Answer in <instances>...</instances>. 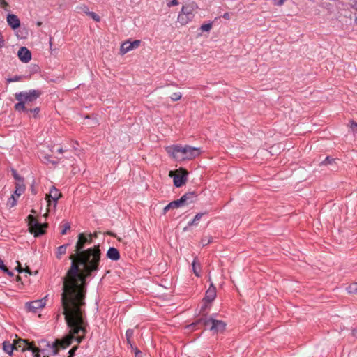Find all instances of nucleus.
Masks as SVG:
<instances>
[{
	"mask_svg": "<svg viewBox=\"0 0 357 357\" xmlns=\"http://www.w3.org/2000/svg\"><path fill=\"white\" fill-rule=\"evenodd\" d=\"M58 152L60 153H63V149H61V148L59 149H58Z\"/></svg>",
	"mask_w": 357,
	"mask_h": 357,
	"instance_id": "55",
	"label": "nucleus"
},
{
	"mask_svg": "<svg viewBox=\"0 0 357 357\" xmlns=\"http://www.w3.org/2000/svg\"><path fill=\"white\" fill-rule=\"evenodd\" d=\"M88 15L93 19L96 22H99L100 21V17L95 13L93 12H89L88 13Z\"/></svg>",
	"mask_w": 357,
	"mask_h": 357,
	"instance_id": "37",
	"label": "nucleus"
},
{
	"mask_svg": "<svg viewBox=\"0 0 357 357\" xmlns=\"http://www.w3.org/2000/svg\"><path fill=\"white\" fill-rule=\"evenodd\" d=\"M107 234L109 235V236H115V235L112 232H111V231H108Z\"/></svg>",
	"mask_w": 357,
	"mask_h": 357,
	"instance_id": "54",
	"label": "nucleus"
},
{
	"mask_svg": "<svg viewBox=\"0 0 357 357\" xmlns=\"http://www.w3.org/2000/svg\"><path fill=\"white\" fill-rule=\"evenodd\" d=\"M3 349L5 352L10 355L13 349H15V344L13 342V343H10V342L5 341L3 343Z\"/></svg>",
	"mask_w": 357,
	"mask_h": 357,
	"instance_id": "21",
	"label": "nucleus"
},
{
	"mask_svg": "<svg viewBox=\"0 0 357 357\" xmlns=\"http://www.w3.org/2000/svg\"><path fill=\"white\" fill-rule=\"evenodd\" d=\"M46 159H47V162H50L48 157H46Z\"/></svg>",
	"mask_w": 357,
	"mask_h": 357,
	"instance_id": "60",
	"label": "nucleus"
},
{
	"mask_svg": "<svg viewBox=\"0 0 357 357\" xmlns=\"http://www.w3.org/2000/svg\"><path fill=\"white\" fill-rule=\"evenodd\" d=\"M46 159H47V162H50L48 157H46Z\"/></svg>",
	"mask_w": 357,
	"mask_h": 357,
	"instance_id": "62",
	"label": "nucleus"
},
{
	"mask_svg": "<svg viewBox=\"0 0 357 357\" xmlns=\"http://www.w3.org/2000/svg\"><path fill=\"white\" fill-rule=\"evenodd\" d=\"M204 213H197L194 219L188 223V225L191 226V225H197V222L200 220L201 218L203 216Z\"/></svg>",
	"mask_w": 357,
	"mask_h": 357,
	"instance_id": "30",
	"label": "nucleus"
},
{
	"mask_svg": "<svg viewBox=\"0 0 357 357\" xmlns=\"http://www.w3.org/2000/svg\"><path fill=\"white\" fill-rule=\"evenodd\" d=\"M169 209H172V207H169V204H168L165 208H164V213H166L167 211Z\"/></svg>",
	"mask_w": 357,
	"mask_h": 357,
	"instance_id": "50",
	"label": "nucleus"
},
{
	"mask_svg": "<svg viewBox=\"0 0 357 357\" xmlns=\"http://www.w3.org/2000/svg\"><path fill=\"white\" fill-rule=\"evenodd\" d=\"M46 304L45 298L40 300H36L26 303V307L29 311L36 312V310L45 307Z\"/></svg>",
	"mask_w": 357,
	"mask_h": 357,
	"instance_id": "11",
	"label": "nucleus"
},
{
	"mask_svg": "<svg viewBox=\"0 0 357 357\" xmlns=\"http://www.w3.org/2000/svg\"><path fill=\"white\" fill-rule=\"evenodd\" d=\"M335 159L334 158H331L330 157H326L324 160H323L321 162V165H331L333 166V163L335 162Z\"/></svg>",
	"mask_w": 357,
	"mask_h": 357,
	"instance_id": "28",
	"label": "nucleus"
},
{
	"mask_svg": "<svg viewBox=\"0 0 357 357\" xmlns=\"http://www.w3.org/2000/svg\"><path fill=\"white\" fill-rule=\"evenodd\" d=\"M21 79V77L20 76H15L12 78H9L7 79V82H18L20 81Z\"/></svg>",
	"mask_w": 357,
	"mask_h": 357,
	"instance_id": "41",
	"label": "nucleus"
},
{
	"mask_svg": "<svg viewBox=\"0 0 357 357\" xmlns=\"http://www.w3.org/2000/svg\"><path fill=\"white\" fill-rule=\"evenodd\" d=\"M347 290L349 294H357V282H354L351 284L347 288Z\"/></svg>",
	"mask_w": 357,
	"mask_h": 357,
	"instance_id": "26",
	"label": "nucleus"
},
{
	"mask_svg": "<svg viewBox=\"0 0 357 357\" xmlns=\"http://www.w3.org/2000/svg\"><path fill=\"white\" fill-rule=\"evenodd\" d=\"M70 228V225L68 222H66L63 225V229L61 231V234L64 235L66 234V231L69 230Z\"/></svg>",
	"mask_w": 357,
	"mask_h": 357,
	"instance_id": "39",
	"label": "nucleus"
},
{
	"mask_svg": "<svg viewBox=\"0 0 357 357\" xmlns=\"http://www.w3.org/2000/svg\"><path fill=\"white\" fill-rule=\"evenodd\" d=\"M212 238L210 236H206L202 239V244L203 246H206L211 242Z\"/></svg>",
	"mask_w": 357,
	"mask_h": 357,
	"instance_id": "36",
	"label": "nucleus"
},
{
	"mask_svg": "<svg viewBox=\"0 0 357 357\" xmlns=\"http://www.w3.org/2000/svg\"><path fill=\"white\" fill-rule=\"evenodd\" d=\"M7 22L9 24V26L13 29L18 28L20 25L19 18L17 17V15L14 14L8 15Z\"/></svg>",
	"mask_w": 357,
	"mask_h": 357,
	"instance_id": "18",
	"label": "nucleus"
},
{
	"mask_svg": "<svg viewBox=\"0 0 357 357\" xmlns=\"http://www.w3.org/2000/svg\"><path fill=\"white\" fill-rule=\"evenodd\" d=\"M89 235L92 236V238L98 237V233L97 232H94L93 234H89Z\"/></svg>",
	"mask_w": 357,
	"mask_h": 357,
	"instance_id": "52",
	"label": "nucleus"
},
{
	"mask_svg": "<svg viewBox=\"0 0 357 357\" xmlns=\"http://www.w3.org/2000/svg\"><path fill=\"white\" fill-rule=\"evenodd\" d=\"M226 324L225 322L219 320H213L212 326L210 327V330L213 333L222 332L225 328Z\"/></svg>",
	"mask_w": 357,
	"mask_h": 357,
	"instance_id": "16",
	"label": "nucleus"
},
{
	"mask_svg": "<svg viewBox=\"0 0 357 357\" xmlns=\"http://www.w3.org/2000/svg\"><path fill=\"white\" fill-rule=\"evenodd\" d=\"M9 276H13V273L10 271L9 270L8 271V272L6 273Z\"/></svg>",
	"mask_w": 357,
	"mask_h": 357,
	"instance_id": "53",
	"label": "nucleus"
},
{
	"mask_svg": "<svg viewBox=\"0 0 357 357\" xmlns=\"http://www.w3.org/2000/svg\"><path fill=\"white\" fill-rule=\"evenodd\" d=\"M77 347H73V348L69 351V352H68V354H69L68 357H73V356H74V355H75V351L77 350Z\"/></svg>",
	"mask_w": 357,
	"mask_h": 357,
	"instance_id": "42",
	"label": "nucleus"
},
{
	"mask_svg": "<svg viewBox=\"0 0 357 357\" xmlns=\"http://www.w3.org/2000/svg\"><path fill=\"white\" fill-rule=\"evenodd\" d=\"M67 247H68V244L61 245L57 248L56 257L58 259H60L61 257V256L66 253Z\"/></svg>",
	"mask_w": 357,
	"mask_h": 357,
	"instance_id": "25",
	"label": "nucleus"
},
{
	"mask_svg": "<svg viewBox=\"0 0 357 357\" xmlns=\"http://www.w3.org/2000/svg\"><path fill=\"white\" fill-rule=\"evenodd\" d=\"M86 238L87 239V244L88 245H91L93 243L92 236L89 235V234L86 235Z\"/></svg>",
	"mask_w": 357,
	"mask_h": 357,
	"instance_id": "43",
	"label": "nucleus"
},
{
	"mask_svg": "<svg viewBox=\"0 0 357 357\" xmlns=\"http://www.w3.org/2000/svg\"><path fill=\"white\" fill-rule=\"evenodd\" d=\"M71 265L63 278L61 304L69 326L76 332L83 331L82 327V307L85 305L86 280L94 277L100 270L101 250L100 245L72 253Z\"/></svg>",
	"mask_w": 357,
	"mask_h": 357,
	"instance_id": "1",
	"label": "nucleus"
},
{
	"mask_svg": "<svg viewBox=\"0 0 357 357\" xmlns=\"http://www.w3.org/2000/svg\"><path fill=\"white\" fill-rule=\"evenodd\" d=\"M107 257L113 261H117L120 258L118 250L115 248H109L107 252Z\"/></svg>",
	"mask_w": 357,
	"mask_h": 357,
	"instance_id": "19",
	"label": "nucleus"
},
{
	"mask_svg": "<svg viewBox=\"0 0 357 357\" xmlns=\"http://www.w3.org/2000/svg\"><path fill=\"white\" fill-rule=\"evenodd\" d=\"M208 303H208V302H204L203 306L200 309L201 312H204L205 311V310L208 307Z\"/></svg>",
	"mask_w": 357,
	"mask_h": 357,
	"instance_id": "46",
	"label": "nucleus"
},
{
	"mask_svg": "<svg viewBox=\"0 0 357 357\" xmlns=\"http://www.w3.org/2000/svg\"><path fill=\"white\" fill-rule=\"evenodd\" d=\"M183 199H181V198L177 199V200H174L173 202H171L169 203V207H172V209H174V208H180V207H182L184 206L183 203Z\"/></svg>",
	"mask_w": 357,
	"mask_h": 357,
	"instance_id": "23",
	"label": "nucleus"
},
{
	"mask_svg": "<svg viewBox=\"0 0 357 357\" xmlns=\"http://www.w3.org/2000/svg\"><path fill=\"white\" fill-rule=\"evenodd\" d=\"M25 186L23 184V182H17L15 185V195L17 197H19L24 191Z\"/></svg>",
	"mask_w": 357,
	"mask_h": 357,
	"instance_id": "22",
	"label": "nucleus"
},
{
	"mask_svg": "<svg viewBox=\"0 0 357 357\" xmlns=\"http://www.w3.org/2000/svg\"><path fill=\"white\" fill-rule=\"evenodd\" d=\"M182 97V94L180 92H176L172 93V95L170 96L171 99L173 101H177L180 100Z\"/></svg>",
	"mask_w": 357,
	"mask_h": 357,
	"instance_id": "33",
	"label": "nucleus"
},
{
	"mask_svg": "<svg viewBox=\"0 0 357 357\" xmlns=\"http://www.w3.org/2000/svg\"><path fill=\"white\" fill-rule=\"evenodd\" d=\"M286 0H273L274 4L277 6H282Z\"/></svg>",
	"mask_w": 357,
	"mask_h": 357,
	"instance_id": "44",
	"label": "nucleus"
},
{
	"mask_svg": "<svg viewBox=\"0 0 357 357\" xmlns=\"http://www.w3.org/2000/svg\"><path fill=\"white\" fill-rule=\"evenodd\" d=\"M213 319H208L206 317H202L199 319L197 321L192 323V324L188 326V328L193 327L196 325L200 324L203 325L206 328L210 329V327L212 326V322H213Z\"/></svg>",
	"mask_w": 357,
	"mask_h": 357,
	"instance_id": "17",
	"label": "nucleus"
},
{
	"mask_svg": "<svg viewBox=\"0 0 357 357\" xmlns=\"http://www.w3.org/2000/svg\"><path fill=\"white\" fill-rule=\"evenodd\" d=\"M61 197V193L55 188L52 187L49 194L46 195V199L47 202V206H50L51 200L54 201V208L56 206L57 200Z\"/></svg>",
	"mask_w": 357,
	"mask_h": 357,
	"instance_id": "10",
	"label": "nucleus"
},
{
	"mask_svg": "<svg viewBox=\"0 0 357 357\" xmlns=\"http://www.w3.org/2000/svg\"><path fill=\"white\" fill-rule=\"evenodd\" d=\"M18 101H19V102L15 105V109L19 112H20V111L28 112V109L25 107L26 102H24L22 100H18Z\"/></svg>",
	"mask_w": 357,
	"mask_h": 357,
	"instance_id": "24",
	"label": "nucleus"
},
{
	"mask_svg": "<svg viewBox=\"0 0 357 357\" xmlns=\"http://www.w3.org/2000/svg\"><path fill=\"white\" fill-rule=\"evenodd\" d=\"M0 269H1L4 273H7L8 271V268L3 264L1 266Z\"/></svg>",
	"mask_w": 357,
	"mask_h": 357,
	"instance_id": "48",
	"label": "nucleus"
},
{
	"mask_svg": "<svg viewBox=\"0 0 357 357\" xmlns=\"http://www.w3.org/2000/svg\"><path fill=\"white\" fill-rule=\"evenodd\" d=\"M17 266L16 267V270L17 271V272L19 273H21L24 271V272L28 273L30 275L31 274V272L28 266H26L25 268H22L21 266V264L19 261H17Z\"/></svg>",
	"mask_w": 357,
	"mask_h": 357,
	"instance_id": "27",
	"label": "nucleus"
},
{
	"mask_svg": "<svg viewBox=\"0 0 357 357\" xmlns=\"http://www.w3.org/2000/svg\"><path fill=\"white\" fill-rule=\"evenodd\" d=\"M130 347L135 351L136 356H139V355L141 354L142 352L139 349H137V347H134L132 344H130Z\"/></svg>",
	"mask_w": 357,
	"mask_h": 357,
	"instance_id": "40",
	"label": "nucleus"
},
{
	"mask_svg": "<svg viewBox=\"0 0 357 357\" xmlns=\"http://www.w3.org/2000/svg\"><path fill=\"white\" fill-rule=\"evenodd\" d=\"M351 128L354 131L356 130L357 131V123L354 121L351 122Z\"/></svg>",
	"mask_w": 357,
	"mask_h": 357,
	"instance_id": "47",
	"label": "nucleus"
},
{
	"mask_svg": "<svg viewBox=\"0 0 357 357\" xmlns=\"http://www.w3.org/2000/svg\"><path fill=\"white\" fill-rule=\"evenodd\" d=\"M31 191L33 194H36V190L33 188H31Z\"/></svg>",
	"mask_w": 357,
	"mask_h": 357,
	"instance_id": "57",
	"label": "nucleus"
},
{
	"mask_svg": "<svg viewBox=\"0 0 357 357\" xmlns=\"http://www.w3.org/2000/svg\"><path fill=\"white\" fill-rule=\"evenodd\" d=\"M17 204V198L15 197V195H12L11 197L9 198L8 204L10 205V207H13Z\"/></svg>",
	"mask_w": 357,
	"mask_h": 357,
	"instance_id": "32",
	"label": "nucleus"
},
{
	"mask_svg": "<svg viewBox=\"0 0 357 357\" xmlns=\"http://www.w3.org/2000/svg\"><path fill=\"white\" fill-rule=\"evenodd\" d=\"M12 175L17 182H23V178L17 173V171L12 169Z\"/></svg>",
	"mask_w": 357,
	"mask_h": 357,
	"instance_id": "34",
	"label": "nucleus"
},
{
	"mask_svg": "<svg viewBox=\"0 0 357 357\" xmlns=\"http://www.w3.org/2000/svg\"><path fill=\"white\" fill-rule=\"evenodd\" d=\"M216 297V288L214 284L211 282L209 288L206 292L203 302L211 303Z\"/></svg>",
	"mask_w": 357,
	"mask_h": 357,
	"instance_id": "14",
	"label": "nucleus"
},
{
	"mask_svg": "<svg viewBox=\"0 0 357 357\" xmlns=\"http://www.w3.org/2000/svg\"><path fill=\"white\" fill-rule=\"evenodd\" d=\"M211 27H212V24L208 23V24H202L201 26L200 29L202 31H209L211 29Z\"/></svg>",
	"mask_w": 357,
	"mask_h": 357,
	"instance_id": "35",
	"label": "nucleus"
},
{
	"mask_svg": "<svg viewBox=\"0 0 357 357\" xmlns=\"http://www.w3.org/2000/svg\"><path fill=\"white\" fill-rule=\"evenodd\" d=\"M13 342L15 344V349H20L22 351L25 350H30L33 352L37 351L36 347L33 345V344L29 342L26 340L17 339L14 340Z\"/></svg>",
	"mask_w": 357,
	"mask_h": 357,
	"instance_id": "8",
	"label": "nucleus"
},
{
	"mask_svg": "<svg viewBox=\"0 0 357 357\" xmlns=\"http://www.w3.org/2000/svg\"><path fill=\"white\" fill-rule=\"evenodd\" d=\"M178 5V0H167V6L168 7H172Z\"/></svg>",
	"mask_w": 357,
	"mask_h": 357,
	"instance_id": "38",
	"label": "nucleus"
},
{
	"mask_svg": "<svg viewBox=\"0 0 357 357\" xmlns=\"http://www.w3.org/2000/svg\"><path fill=\"white\" fill-rule=\"evenodd\" d=\"M77 241L75 245V253H78L82 251H84L86 249H84L86 245H88L87 244V239L86 238V234L84 233H80L77 236Z\"/></svg>",
	"mask_w": 357,
	"mask_h": 357,
	"instance_id": "12",
	"label": "nucleus"
},
{
	"mask_svg": "<svg viewBox=\"0 0 357 357\" xmlns=\"http://www.w3.org/2000/svg\"><path fill=\"white\" fill-rule=\"evenodd\" d=\"M167 153L176 161L192 160L201 153L199 148L190 146H181L180 144L172 145L166 147Z\"/></svg>",
	"mask_w": 357,
	"mask_h": 357,
	"instance_id": "3",
	"label": "nucleus"
},
{
	"mask_svg": "<svg viewBox=\"0 0 357 357\" xmlns=\"http://www.w3.org/2000/svg\"><path fill=\"white\" fill-rule=\"evenodd\" d=\"M353 335H356V333L353 331Z\"/></svg>",
	"mask_w": 357,
	"mask_h": 357,
	"instance_id": "63",
	"label": "nucleus"
},
{
	"mask_svg": "<svg viewBox=\"0 0 357 357\" xmlns=\"http://www.w3.org/2000/svg\"><path fill=\"white\" fill-rule=\"evenodd\" d=\"M17 56L23 63H28L31 59V52L25 47L20 48Z\"/></svg>",
	"mask_w": 357,
	"mask_h": 357,
	"instance_id": "13",
	"label": "nucleus"
},
{
	"mask_svg": "<svg viewBox=\"0 0 357 357\" xmlns=\"http://www.w3.org/2000/svg\"><path fill=\"white\" fill-rule=\"evenodd\" d=\"M46 159H47V162H50L48 157H46Z\"/></svg>",
	"mask_w": 357,
	"mask_h": 357,
	"instance_id": "61",
	"label": "nucleus"
},
{
	"mask_svg": "<svg viewBox=\"0 0 357 357\" xmlns=\"http://www.w3.org/2000/svg\"><path fill=\"white\" fill-rule=\"evenodd\" d=\"M192 271L197 277L201 276V264L198 261L197 257H195L192 263Z\"/></svg>",
	"mask_w": 357,
	"mask_h": 357,
	"instance_id": "20",
	"label": "nucleus"
},
{
	"mask_svg": "<svg viewBox=\"0 0 357 357\" xmlns=\"http://www.w3.org/2000/svg\"><path fill=\"white\" fill-rule=\"evenodd\" d=\"M184 206L194 203L197 199V195L195 192H188L183 195L181 197Z\"/></svg>",
	"mask_w": 357,
	"mask_h": 357,
	"instance_id": "15",
	"label": "nucleus"
},
{
	"mask_svg": "<svg viewBox=\"0 0 357 357\" xmlns=\"http://www.w3.org/2000/svg\"><path fill=\"white\" fill-rule=\"evenodd\" d=\"M36 349H37V351H36L35 352H33L34 354V357H40L39 352H41L43 354V357H49L48 354H45V351H46V349L45 348L39 349V348L36 347Z\"/></svg>",
	"mask_w": 357,
	"mask_h": 357,
	"instance_id": "29",
	"label": "nucleus"
},
{
	"mask_svg": "<svg viewBox=\"0 0 357 357\" xmlns=\"http://www.w3.org/2000/svg\"><path fill=\"white\" fill-rule=\"evenodd\" d=\"M140 43L141 40H135L132 42L130 40H126L124 43H123L121 46V53L122 54H125L132 50L137 49L139 47Z\"/></svg>",
	"mask_w": 357,
	"mask_h": 357,
	"instance_id": "9",
	"label": "nucleus"
},
{
	"mask_svg": "<svg viewBox=\"0 0 357 357\" xmlns=\"http://www.w3.org/2000/svg\"><path fill=\"white\" fill-rule=\"evenodd\" d=\"M188 172L184 169H179L176 172L170 171L169 176L173 177L174 183L176 187H181L187 181Z\"/></svg>",
	"mask_w": 357,
	"mask_h": 357,
	"instance_id": "6",
	"label": "nucleus"
},
{
	"mask_svg": "<svg viewBox=\"0 0 357 357\" xmlns=\"http://www.w3.org/2000/svg\"><path fill=\"white\" fill-rule=\"evenodd\" d=\"M197 8L195 3H189L182 7L181 13L178 16V22L181 24H186L194 17V12Z\"/></svg>",
	"mask_w": 357,
	"mask_h": 357,
	"instance_id": "4",
	"label": "nucleus"
},
{
	"mask_svg": "<svg viewBox=\"0 0 357 357\" xmlns=\"http://www.w3.org/2000/svg\"><path fill=\"white\" fill-rule=\"evenodd\" d=\"M31 213H36V211L33 209V210H31Z\"/></svg>",
	"mask_w": 357,
	"mask_h": 357,
	"instance_id": "58",
	"label": "nucleus"
},
{
	"mask_svg": "<svg viewBox=\"0 0 357 357\" xmlns=\"http://www.w3.org/2000/svg\"><path fill=\"white\" fill-rule=\"evenodd\" d=\"M28 112H30L31 113H33L34 116L37 115L38 113L39 112V108L38 107H36L33 109H28Z\"/></svg>",
	"mask_w": 357,
	"mask_h": 357,
	"instance_id": "45",
	"label": "nucleus"
},
{
	"mask_svg": "<svg viewBox=\"0 0 357 357\" xmlns=\"http://www.w3.org/2000/svg\"><path fill=\"white\" fill-rule=\"evenodd\" d=\"M355 22L357 24V16L356 17Z\"/></svg>",
	"mask_w": 357,
	"mask_h": 357,
	"instance_id": "59",
	"label": "nucleus"
},
{
	"mask_svg": "<svg viewBox=\"0 0 357 357\" xmlns=\"http://www.w3.org/2000/svg\"><path fill=\"white\" fill-rule=\"evenodd\" d=\"M222 17H223L225 19L228 20V19H229V14L228 13H225V14L223 15V16H222Z\"/></svg>",
	"mask_w": 357,
	"mask_h": 357,
	"instance_id": "51",
	"label": "nucleus"
},
{
	"mask_svg": "<svg viewBox=\"0 0 357 357\" xmlns=\"http://www.w3.org/2000/svg\"><path fill=\"white\" fill-rule=\"evenodd\" d=\"M29 229L34 236H39L45 233V229L47 227V223H40L32 215H29L27 218Z\"/></svg>",
	"mask_w": 357,
	"mask_h": 357,
	"instance_id": "5",
	"label": "nucleus"
},
{
	"mask_svg": "<svg viewBox=\"0 0 357 357\" xmlns=\"http://www.w3.org/2000/svg\"><path fill=\"white\" fill-rule=\"evenodd\" d=\"M134 331L132 329H128L126 333V340L129 345L132 344L130 341L131 337L133 335Z\"/></svg>",
	"mask_w": 357,
	"mask_h": 357,
	"instance_id": "31",
	"label": "nucleus"
},
{
	"mask_svg": "<svg viewBox=\"0 0 357 357\" xmlns=\"http://www.w3.org/2000/svg\"><path fill=\"white\" fill-rule=\"evenodd\" d=\"M63 314L66 316V314L64 313H63ZM65 319L66 321L68 326L70 328V334L69 335L66 336L63 340L57 339L51 344L50 342H47L46 340H42L40 342V346L41 347L43 346H46L47 347V349H46L45 353V354H48V356L50 354L56 355L59 353V351L60 349H66L72 343V340H73V339L75 338L76 335H77L76 337V340L78 343L81 342V341L84 338V334L86 331V323L84 320V317H82V323L81 324L83 331H80L79 332H75V331H77V330H73V328L69 326L68 322L66 317H65Z\"/></svg>",
	"mask_w": 357,
	"mask_h": 357,
	"instance_id": "2",
	"label": "nucleus"
},
{
	"mask_svg": "<svg viewBox=\"0 0 357 357\" xmlns=\"http://www.w3.org/2000/svg\"><path fill=\"white\" fill-rule=\"evenodd\" d=\"M0 4L3 8H5L6 6H8V3L6 2L5 0H0Z\"/></svg>",
	"mask_w": 357,
	"mask_h": 357,
	"instance_id": "49",
	"label": "nucleus"
},
{
	"mask_svg": "<svg viewBox=\"0 0 357 357\" xmlns=\"http://www.w3.org/2000/svg\"><path fill=\"white\" fill-rule=\"evenodd\" d=\"M41 93L38 90H30L26 92H20L15 94L17 100H23L26 103L31 102L36 100Z\"/></svg>",
	"mask_w": 357,
	"mask_h": 357,
	"instance_id": "7",
	"label": "nucleus"
},
{
	"mask_svg": "<svg viewBox=\"0 0 357 357\" xmlns=\"http://www.w3.org/2000/svg\"><path fill=\"white\" fill-rule=\"evenodd\" d=\"M16 280H17V282L21 281V278H20V276H17V278H16Z\"/></svg>",
	"mask_w": 357,
	"mask_h": 357,
	"instance_id": "56",
	"label": "nucleus"
}]
</instances>
